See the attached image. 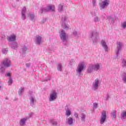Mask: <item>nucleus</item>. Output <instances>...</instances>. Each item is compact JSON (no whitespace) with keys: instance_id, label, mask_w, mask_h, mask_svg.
<instances>
[{"instance_id":"nucleus-1","label":"nucleus","mask_w":126,"mask_h":126,"mask_svg":"<svg viewBox=\"0 0 126 126\" xmlns=\"http://www.w3.org/2000/svg\"><path fill=\"white\" fill-rule=\"evenodd\" d=\"M84 69H85V64H84V63L83 62L79 64L78 65V67L76 70L77 73L78 74H80V73L83 71Z\"/></svg>"},{"instance_id":"nucleus-2","label":"nucleus","mask_w":126,"mask_h":126,"mask_svg":"<svg viewBox=\"0 0 126 126\" xmlns=\"http://www.w3.org/2000/svg\"><path fill=\"white\" fill-rule=\"evenodd\" d=\"M109 2L110 1L109 0H104L101 2V3L100 4V7L103 9L105 7H107L109 5Z\"/></svg>"},{"instance_id":"nucleus-3","label":"nucleus","mask_w":126,"mask_h":126,"mask_svg":"<svg viewBox=\"0 0 126 126\" xmlns=\"http://www.w3.org/2000/svg\"><path fill=\"white\" fill-rule=\"evenodd\" d=\"M57 99V93L56 92L53 91L52 92L50 95L49 101L52 102V101H54V100H56Z\"/></svg>"},{"instance_id":"nucleus-4","label":"nucleus","mask_w":126,"mask_h":126,"mask_svg":"<svg viewBox=\"0 0 126 126\" xmlns=\"http://www.w3.org/2000/svg\"><path fill=\"white\" fill-rule=\"evenodd\" d=\"M107 118V115L106 111H103L102 113V116L100 119V124H103L105 123L106 119Z\"/></svg>"},{"instance_id":"nucleus-5","label":"nucleus","mask_w":126,"mask_h":126,"mask_svg":"<svg viewBox=\"0 0 126 126\" xmlns=\"http://www.w3.org/2000/svg\"><path fill=\"white\" fill-rule=\"evenodd\" d=\"M8 42H14L16 40V36L13 34H11L10 36H8L7 38Z\"/></svg>"},{"instance_id":"nucleus-6","label":"nucleus","mask_w":126,"mask_h":126,"mask_svg":"<svg viewBox=\"0 0 126 126\" xmlns=\"http://www.w3.org/2000/svg\"><path fill=\"white\" fill-rule=\"evenodd\" d=\"M2 64L5 67H8V66H10V60L7 59H5L2 63Z\"/></svg>"},{"instance_id":"nucleus-7","label":"nucleus","mask_w":126,"mask_h":126,"mask_svg":"<svg viewBox=\"0 0 126 126\" xmlns=\"http://www.w3.org/2000/svg\"><path fill=\"white\" fill-rule=\"evenodd\" d=\"M49 10L55 11V5H53L48 6V9H45L44 10H42V13H43L44 11H49Z\"/></svg>"},{"instance_id":"nucleus-8","label":"nucleus","mask_w":126,"mask_h":126,"mask_svg":"<svg viewBox=\"0 0 126 126\" xmlns=\"http://www.w3.org/2000/svg\"><path fill=\"white\" fill-rule=\"evenodd\" d=\"M60 37L63 40V41H64L65 40H66V35L65 34V32H64V31H61V33L60 34Z\"/></svg>"},{"instance_id":"nucleus-9","label":"nucleus","mask_w":126,"mask_h":126,"mask_svg":"<svg viewBox=\"0 0 126 126\" xmlns=\"http://www.w3.org/2000/svg\"><path fill=\"white\" fill-rule=\"evenodd\" d=\"M101 45L103 46L105 51L108 52V46H107V43H106V41H105V40L101 41Z\"/></svg>"},{"instance_id":"nucleus-10","label":"nucleus","mask_w":126,"mask_h":126,"mask_svg":"<svg viewBox=\"0 0 126 126\" xmlns=\"http://www.w3.org/2000/svg\"><path fill=\"white\" fill-rule=\"evenodd\" d=\"M36 44L37 45H40L42 43V37L39 35L36 36Z\"/></svg>"},{"instance_id":"nucleus-11","label":"nucleus","mask_w":126,"mask_h":126,"mask_svg":"<svg viewBox=\"0 0 126 126\" xmlns=\"http://www.w3.org/2000/svg\"><path fill=\"white\" fill-rule=\"evenodd\" d=\"M94 88H97L99 85V80L98 79H96L95 80L94 82Z\"/></svg>"},{"instance_id":"nucleus-12","label":"nucleus","mask_w":126,"mask_h":126,"mask_svg":"<svg viewBox=\"0 0 126 126\" xmlns=\"http://www.w3.org/2000/svg\"><path fill=\"white\" fill-rule=\"evenodd\" d=\"M67 123L69 126H71L73 124V118L69 117L67 119Z\"/></svg>"},{"instance_id":"nucleus-13","label":"nucleus","mask_w":126,"mask_h":126,"mask_svg":"<svg viewBox=\"0 0 126 126\" xmlns=\"http://www.w3.org/2000/svg\"><path fill=\"white\" fill-rule=\"evenodd\" d=\"M101 66V64L100 63H96L95 64L94 66V70H98L100 68V67Z\"/></svg>"},{"instance_id":"nucleus-14","label":"nucleus","mask_w":126,"mask_h":126,"mask_svg":"<svg viewBox=\"0 0 126 126\" xmlns=\"http://www.w3.org/2000/svg\"><path fill=\"white\" fill-rule=\"evenodd\" d=\"M94 65H91L87 70L88 72H89V73H90V72H92V71H93V70L94 69Z\"/></svg>"},{"instance_id":"nucleus-15","label":"nucleus","mask_w":126,"mask_h":126,"mask_svg":"<svg viewBox=\"0 0 126 126\" xmlns=\"http://www.w3.org/2000/svg\"><path fill=\"white\" fill-rule=\"evenodd\" d=\"M26 120H27V118H23L21 119L20 122V126H24V125H25Z\"/></svg>"},{"instance_id":"nucleus-16","label":"nucleus","mask_w":126,"mask_h":126,"mask_svg":"<svg viewBox=\"0 0 126 126\" xmlns=\"http://www.w3.org/2000/svg\"><path fill=\"white\" fill-rule=\"evenodd\" d=\"M121 117L123 119L126 118V111L122 112L121 113Z\"/></svg>"},{"instance_id":"nucleus-17","label":"nucleus","mask_w":126,"mask_h":126,"mask_svg":"<svg viewBox=\"0 0 126 126\" xmlns=\"http://www.w3.org/2000/svg\"><path fill=\"white\" fill-rule=\"evenodd\" d=\"M66 115L67 117H69V116L71 115V112L70 110H67L66 111Z\"/></svg>"},{"instance_id":"nucleus-18","label":"nucleus","mask_w":126,"mask_h":126,"mask_svg":"<svg viewBox=\"0 0 126 126\" xmlns=\"http://www.w3.org/2000/svg\"><path fill=\"white\" fill-rule=\"evenodd\" d=\"M86 117V116H85V115H84V114H82V117H81V120L82 121H85V117Z\"/></svg>"},{"instance_id":"nucleus-19","label":"nucleus","mask_w":126,"mask_h":126,"mask_svg":"<svg viewBox=\"0 0 126 126\" xmlns=\"http://www.w3.org/2000/svg\"><path fill=\"white\" fill-rule=\"evenodd\" d=\"M22 19H26V16H25V13H22Z\"/></svg>"},{"instance_id":"nucleus-20","label":"nucleus","mask_w":126,"mask_h":126,"mask_svg":"<svg viewBox=\"0 0 126 126\" xmlns=\"http://www.w3.org/2000/svg\"><path fill=\"white\" fill-rule=\"evenodd\" d=\"M62 26L64 27V29H67V28H68V25H66L65 24H63Z\"/></svg>"},{"instance_id":"nucleus-21","label":"nucleus","mask_w":126,"mask_h":126,"mask_svg":"<svg viewBox=\"0 0 126 126\" xmlns=\"http://www.w3.org/2000/svg\"><path fill=\"white\" fill-rule=\"evenodd\" d=\"M59 10L60 11H63V5H59Z\"/></svg>"},{"instance_id":"nucleus-22","label":"nucleus","mask_w":126,"mask_h":126,"mask_svg":"<svg viewBox=\"0 0 126 126\" xmlns=\"http://www.w3.org/2000/svg\"><path fill=\"white\" fill-rule=\"evenodd\" d=\"M8 85H11L12 84V79L10 78L8 82Z\"/></svg>"},{"instance_id":"nucleus-23","label":"nucleus","mask_w":126,"mask_h":126,"mask_svg":"<svg viewBox=\"0 0 126 126\" xmlns=\"http://www.w3.org/2000/svg\"><path fill=\"white\" fill-rule=\"evenodd\" d=\"M58 70H59L60 71L62 70V64H58Z\"/></svg>"},{"instance_id":"nucleus-24","label":"nucleus","mask_w":126,"mask_h":126,"mask_svg":"<svg viewBox=\"0 0 126 126\" xmlns=\"http://www.w3.org/2000/svg\"><path fill=\"white\" fill-rule=\"evenodd\" d=\"M126 62L125 60H123L122 62V66L125 67L126 66Z\"/></svg>"},{"instance_id":"nucleus-25","label":"nucleus","mask_w":126,"mask_h":126,"mask_svg":"<svg viewBox=\"0 0 126 126\" xmlns=\"http://www.w3.org/2000/svg\"><path fill=\"white\" fill-rule=\"evenodd\" d=\"M23 91H24V89L21 88L19 91V94H21V93H23Z\"/></svg>"},{"instance_id":"nucleus-26","label":"nucleus","mask_w":126,"mask_h":126,"mask_svg":"<svg viewBox=\"0 0 126 126\" xmlns=\"http://www.w3.org/2000/svg\"><path fill=\"white\" fill-rule=\"evenodd\" d=\"M34 102H35V100L34 99V98H33V97H32L31 98V103L34 104Z\"/></svg>"},{"instance_id":"nucleus-27","label":"nucleus","mask_w":126,"mask_h":126,"mask_svg":"<svg viewBox=\"0 0 126 126\" xmlns=\"http://www.w3.org/2000/svg\"><path fill=\"white\" fill-rule=\"evenodd\" d=\"M26 11V8L25 7H24L23 8V9H22V13H25Z\"/></svg>"},{"instance_id":"nucleus-28","label":"nucleus","mask_w":126,"mask_h":126,"mask_svg":"<svg viewBox=\"0 0 126 126\" xmlns=\"http://www.w3.org/2000/svg\"><path fill=\"white\" fill-rule=\"evenodd\" d=\"M126 27V22H125L123 24V28L125 29Z\"/></svg>"},{"instance_id":"nucleus-29","label":"nucleus","mask_w":126,"mask_h":126,"mask_svg":"<svg viewBox=\"0 0 126 126\" xmlns=\"http://www.w3.org/2000/svg\"><path fill=\"white\" fill-rule=\"evenodd\" d=\"M0 71L1 72H2V73H3V72H4V70L3 69V67H1L0 68Z\"/></svg>"},{"instance_id":"nucleus-30","label":"nucleus","mask_w":126,"mask_h":126,"mask_svg":"<svg viewBox=\"0 0 126 126\" xmlns=\"http://www.w3.org/2000/svg\"><path fill=\"white\" fill-rule=\"evenodd\" d=\"M14 46H15L16 48H17V44H12V48L13 49H15V48L13 47H14Z\"/></svg>"},{"instance_id":"nucleus-31","label":"nucleus","mask_w":126,"mask_h":126,"mask_svg":"<svg viewBox=\"0 0 126 126\" xmlns=\"http://www.w3.org/2000/svg\"><path fill=\"white\" fill-rule=\"evenodd\" d=\"M98 106V104H97L96 103H94V108H97V106Z\"/></svg>"},{"instance_id":"nucleus-32","label":"nucleus","mask_w":126,"mask_h":126,"mask_svg":"<svg viewBox=\"0 0 126 126\" xmlns=\"http://www.w3.org/2000/svg\"><path fill=\"white\" fill-rule=\"evenodd\" d=\"M74 116L75 117V118L78 119V114H77V113H75Z\"/></svg>"},{"instance_id":"nucleus-33","label":"nucleus","mask_w":126,"mask_h":126,"mask_svg":"<svg viewBox=\"0 0 126 126\" xmlns=\"http://www.w3.org/2000/svg\"><path fill=\"white\" fill-rule=\"evenodd\" d=\"M121 46H122V44H121V43H119L118 44V51L120 50V48H121Z\"/></svg>"},{"instance_id":"nucleus-34","label":"nucleus","mask_w":126,"mask_h":126,"mask_svg":"<svg viewBox=\"0 0 126 126\" xmlns=\"http://www.w3.org/2000/svg\"><path fill=\"white\" fill-rule=\"evenodd\" d=\"M112 116H113V117L114 118H116V117H117V115L116 114V113H113L112 114Z\"/></svg>"},{"instance_id":"nucleus-35","label":"nucleus","mask_w":126,"mask_h":126,"mask_svg":"<svg viewBox=\"0 0 126 126\" xmlns=\"http://www.w3.org/2000/svg\"><path fill=\"white\" fill-rule=\"evenodd\" d=\"M123 80L125 81V82H126V75L124 76L123 78Z\"/></svg>"},{"instance_id":"nucleus-36","label":"nucleus","mask_w":126,"mask_h":126,"mask_svg":"<svg viewBox=\"0 0 126 126\" xmlns=\"http://www.w3.org/2000/svg\"><path fill=\"white\" fill-rule=\"evenodd\" d=\"M6 75L7 76H10V75H11V73H8Z\"/></svg>"},{"instance_id":"nucleus-37","label":"nucleus","mask_w":126,"mask_h":126,"mask_svg":"<svg viewBox=\"0 0 126 126\" xmlns=\"http://www.w3.org/2000/svg\"><path fill=\"white\" fill-rule=\"evenodd\" d=\"M53 125H57V122H55L54 124H53Z\"/></svg>"},{"instance_id":"nucleus-38","label":"nucleus","mask_w":126,"mask_h":126,"mask_svg":"<svg viewBox=\"0 0 126 126\" xmlns=\"http://www.w3.org/2000/svg\"><path fill=\"white\" fill-rule=\"evenodd\" d=\"M26 65H27V66H28V64H26Z\"/></svg>"},{"instance_id":"nucleus-39","label":"nucleus","mask_w":126,"mask_h":126,"mask_svg":"<svg viewBox=\"0 0 126 126\" xmlns=\"http://www.w3.org/2000/svg\"><path fill=\"white\" fill-rule=\"evenodd\" d=\"M1 88V87L0 86V89Z\"/></svg>"}]
</instances>
